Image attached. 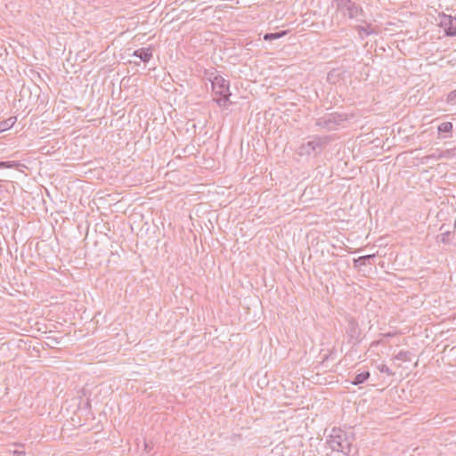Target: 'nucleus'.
<instances>
[{"label": "nucleus", "instance_id": "f257e3e1", "mask_svg": "<svg viewBox=\"0 0 456 456\" xmlns=\"http://www.w3.org/2000/svg\"><path fill=\"white\" fill-rule=\"evenodd\" d=\"M354 439L352 431L334 428L328 436L326 443L332 451L340 452L348 456L352 451Z\"/></svg>", "mask_w": 456, "mask_h": 456}, {"label": "nucleus", "instance_id": "f03ea898", "mask_svg": "<svg viewBox=\"0 0 456 456\" xmlns=\"http://www.w3.org/2000/svg\"><path fill=\"white\" fill-rule=\"evenodd\" d=\"M208 80L211 82L213 93L220 95L219 98L216 99V103L220 107L225 106L231 95L229 93V82L216 71L208 74Z\"/></svg>", "mask_w": 456, "mask_h": 456}, {"label": "nucleus", "instance_id": "7ed1b4c3", "mask_svg": "<svg viewBox=\"0 0 456 456\" xmlns=\"http://www.w3.org/2000/svg\"><path fill=\"white\" fill-rule=\"evenodd\" d=\"M338 8L345 15H347L349 19H354L356 21L366 23L362 7L351 0H338Z\"/></svg>", "mask_w": 456, "mask_h": 456}, {"label": "nucleus", "instance_id": "20e7f679", "mask_svg": "<svg viewBox=\"0 0 456 456\" xmlns=\"http://www.w3.org/2000/svg\"><path fill=\"white\" fill-rule=\"evenodd\" d=\"M346 120L344 115L338 113L327 114L316 121V125L329 131L335 130Z\"/></svg>", "mask_w": 456, "mask_h": 456}, {"label": "nucleus", "instance_id": "39448f33", "mask_svg": "<svg viewBox=\"0 0 456 456\" xmlns=\"http://www.w3.org/2000/svg\"><path fill=\"white\" fill-rule=\"evenodd\" d=\"M328 139L326 137H315L305 143H303L299 148L300 155H311L316 153L322 150L323 145L327 143Z\"/></svg>", "mask_w": 456, "mask_h": 456}, {"label": "nucleus", "instance_id": "423d86ee", "mask_svg": "<svg viewBox=\"0 0 456 456\" xmlns=\"http://www.w3.org/2000/svg\"><path fill=\"white\" fill-rule=\"evenodd\" d=\"M440 24L444 28L447 36H456V18L444 14L441 18Z\"/></svg>", "mask_w": 456, "mask_h": 456}, {"label": "nucleus", "instance_id": "0eeeda50", "mask_svg": "<svg viewBox=\"0 0 456 456\" xmlns=\"http://www.w3.org/2000/svg\"><path fill=\"white\" fill-rule=\"evenodd\" d=\"M133 56L139 58L143 62H148L152 57L150 48H140L134 52Z\"/></svg>", "mask_w": 456, "mask_h": 456}, {"label": "nucleus", "instance_id": "6e6552de", "mask_svg": "<svg viewBox=\"0 0 456 456\" xmlns=\"http://www.w3.org/2000/svg\"><path fill=\"white\" fill-rule=\"evenodd\" d=\"M370 378V372L369 371H362L359 374H357L354 380H352L353 385H360L364 383L368 379Z\"/></svg>", "mask_w": 456, "mask_h": 456}, {"label": "nucleus", "instance_id": "1a4fd4ad", "mask_svg": "<svg viewBox=\"0 0 456 456\" xmlns=\"http://www.w3.org/2000/svg\"><path fill=\"white\" fill-rule=\"evenodd\" d=\"M357 31L361 37H363L364 36H369L373 33H375L374 29L371 28L370 24H367L364 26H357Z\"/></svg>", "mask_w": 456, "mask_h": 456}, {"label": "nucleus", "instance_id": "9d476101", "mask_svg": "<svg viewBox=\"0 0 456 456\" xmlns=\"http://www.w3.org/2000/svg\"><path fill=\"white\" fill-rule=\"evenodd\" d=\"M15 123V118H10L6 120L0 122V132L10 129Z\"/></svg>", "mask_w": 456, "mask_h": 456}, {"label": "nucleus", "instance_id": "9b49d317", "mask_svg": "<svg viewBox=\"0 0 456 456\" xmlns=\"http://www.w3.org/2000/svg\"><path fill=\"white\" fill-rule=\"evenodd\" d=\"M285 34H286L285 31L275 32V33H266L264 35V40H265V41L275 40V39L281 38Z\"/></svg>", "mask_w": 456, "mask_h": 456}, {"label": "nucleus", "instance_id": "f8f14e48", "mask_svg": "<svg viewBox=\"0 0 456 456\" xmlns=\"http://www.w3.org/2000/svg\"><path fill=\"white\" fill-rule=\"evenodd\" d=\"M374 257H375V255H373V254L362 256L358 257L357 259H354V262L356 266L363 265L366 264L367 261H369L370 259L374 258Z\"/></svg>", "mask_w": 456, "mask_h": 456}, {"label": "nucleus", "instance_id": "ddd939ff", "mask_svg": "<svg viewBox=\"0 0 456 456\" xmlns=\"http://www.w3.org/2000/svg\"><path fill=\"white\" fill-rule=\"evenodd\" d=\"M452 130V124L451 122H444L438 126L440 133H448Z\"/></svg>", "mask_w": 456, "mask_h": 456}, {"label": "nucleus", "instance_id": "4468645a", "mask_svg": "<svg viewBox=\"0 0 456 456\" xmlns=\"http://www.w3.org/2000/svg\"><path fill=\"white\" fill-rule=\"evenodd\" d=\"M378 369L380 372L386 373L388 376H392L394 373L392 370L386 365V364H380L378 366Z\"/></svg>", "mask_w": 456, "mask_h": 456}, {"label": "nucleus", "instance_id": "2eb2a0df", "mask_svg": "<svg viewBox=\"0 0 456 456\" xmlns=\"http://www.w3.org/2000/svg\"><path fill=\"white\" fill-rule=\"evenodd\" d=\"M447 102L451 104L456 103V91H452L447 96Z\"/></svg>", "mask_w": 456, "mask_h": 456}, {"label": "nucleus", "instance_id": "dca6fc26", "mask_svg": "<svg viewBox=\"0 0 456 456\" xmlns=\"http://www.w3.org/2000/svg\"><path fill=\"white\" fill-rule=\"evenodd\" d=\"M14 166H15V164H13L12 162H10V161L0 162V168H3V167H12Z\"/></svg>", "mask_w": 456, "mask_h": 456}, {"label": "nucleus", "instance_id": "f3484780", "mask_svg": "<svg viewBox=\"0 0 456 456\" xmlns=\"http://www.w3.org/2000/svg\"><path fill=\"white\" fill-rule=\"evenodd\" d=\"M396 358H397L398 360H405V358H406V353H405V352L401 351V352L396 355Z\"/></svg>", "mask_w": 456, "mask_h": 456}, {"label": "nucleus", "instance_id": "a211bd4d", "mask_svg": "<svg viewBox=\"0 0 456 456\" xmlns=\"http://www.w3.org/2000/svg\"><path fill=\"white\" fill-rule=\"evenodd\" d=\"M14 453L17 454V456H23L24 455L23 452H14Z\"/></svg>", "mask_w": 456, "mask_h": 456}]
</instances>
